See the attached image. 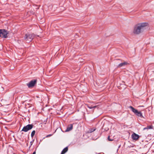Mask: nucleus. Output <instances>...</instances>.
Wrapping results in <instances>:
<instances>
[{
    "label": "nucleus",
    "instance_id": "obj_1",
    "mask_svg": "<svg viewBox=\"0 0 154 154\" xmlns=\"http://www.w3.org/2000/svg\"><path fill=\"white\" fill-rule=\"evenodd\" d=\"M149 26L147 23H139L135 25L134 27L133 33L135 35H138L143 32L147 27Z\"/></svg>",
    "mask_w": 154,
    "mask_h": 154
},
{
    "label": "nucleus",
    "instance_id": "obj_2",
    "mask_svg": "<svg viewBox=\"0 0 154 154\" xmlns=\"http://www.w3.org/2000/svg\"><path fill=\"white\" fill-rule=\"evenodd\" d=\"M34 38V35L33 34H26L25 36V40L27 42H29L32 41Z\"/></svg>",
    "mask_w": 154,
    "mask_h": 154
},
{
    "label": "nucleus",
    "instance_id": "obj_3",
    "mask_svg": "<svg viewBox=\"0 0 154 154\" xmlns=\"http://www.w3.org/2000/svg\"><path fill=\"white\" fill-rule=\"evenodd\" d=\"M129 107L135 115L141 118L143 117L142 113L138 111L137 110L135 109L133 107L131 106H130Z\"/></svg>",
    "mask_w": 154,
    "mask_h": 154
},
{
    "label": "nucleus",
    "instance_id": "obj_4",
    "mask_svg": "<svg viewBox=\"0 0 154 154\" xmlns=\"http://www.w3.org/2000/svg\"><path fill=\"white\" fill-rule=\"evenodd\" d=\"M8 32L5 29H0V37L2 38H7Z\"/></svg>",
    "mask_w": 154,
    "mask_h": 154
},
{
    "label": "nucleus",
    "instance_id": "obj_5",
    "mask_svg": "<svg viewBox=\"0 0 154 154\" xmlns=\"http://www.w3.org/2000/svg\"><path fill=\"white\" fill-rule=\"evenodd\" d=\"M33 125H27L24 126L22 129V131L24 132H27L31 129L33 128Z\"/></svg>",
    "mask_w": 154,
    "mask_h": 154
},
{
    "label": "nucleus",
    "instance_id": "obj_6",
    "mask_svg": "<svg viewBox=\"0 0 154 154\" xmlns=\"http://www.w3.org/2000/svg\"><path fill=\"white\" fill-rule=\"evenodd\" d=\"M36 80H32L30 81L28 84H27V85L29 88H31L34 86L35 85L36 83Z\"/></svg>",
    "mask_w": 154,
    "mask_h": 154
},
{
    "label": "nucleus",
    "instance_id": "obj_7",
    "mask_svg": "<svg viewBox=\"0 0 154 154\" xmlns=\"http://www.w3.org/2000/svg\"><path fill=\"white\" fill-rule=\"evenodd\" d=\"M131 136L133 140H138L139 137V135L134 133L132 134Z\"/></svg>",
    "mask_w": 154,
    "mask_h": 154
},
{
    "label": "nucleus",
    "instance_id": "obj_8",
    "mask_svg": "<svg viewBox=\"0 0 154 154\" xmlns=\"http://www.w3.org/2000/svg\"><path fill=\"white\" fill-rule=\"evenodd\" d=\"M72 124H70L68 125L65 131L66 132H68L72 130Z\"/></svg>",
    "mask_w": 154,
    "mask_h": 154
},
{
    "label": "nucleus",
    "instance_id": "obj_9",
    "mask_svg": "<svg viewBox=\"0 0 154 154\" xmlns=\"http://www.w3.org/2000/svg\"><path fill=\"white\" fill-rule=\"evenodd\" d=\"M128 64V63L127 62H125L123 63H121L120 64H119L117 66L118 67L120 68L122 66H125L127 65Z\"/></svg>",
    "mask_w": 154,
    "mask_h": 154
},
{
    "label": "nucleus",
    "instance_id": "obj_10",
    "mask_svg": "<svg viewBox=\"0 0 154 154\" xmlns=\"http://www.w3.org/2000/svg\"><path fill=\"white\" fill-rule=\"evenodd\" d=\"M68 150V148L67 147H66L64 148L61 152V154H64Z\"/></svg>",
    "mask_w": 154,
    "mask_h": 154
},
{
    "label": "nucleus",
    "instance_id": "obj_11",
    "mask_svg": "<svg viewBox=\"0 0 154 154\" xmlns=\"http://www.w3.org/2000/svg\"><path fill=\"white\" fill-rule=\"evenodd\" d=\"M153 126L152 125H150V126H147V127L146 128H145L143 129L144 130H145L146 129H151L153 128Z\"/></svg>",
    "mask_w": 154,
    "mask_h": 154
},
{
    "label": "nucleus",
    "instance_id": "obj_12",
    "mask_svg": "<svg viewBox=\"0 0 154 154\" xmlns=\"http://www.w3.org/2000/svg\"><path fill=\"white\" fill-rule=\"evenodd\" d=\"M35 131H33L31 133V136L32 137L35 135Z\"/></svg>",
    "mask_w": 154,
    "mask_h": 154
},
{
    "label": "nucleus",
    "instance_id": "obj_13",
    "mask_svg": "<svg viewBox=\"0 0 154 154\" xmlns=\"http://www.w3.org/2000/svg\"><path fill=\"white\" fill-rule=\"evenodd\" d=\"M108 140H109V141H112L113 140L112 139H111L110 138V137H109H109H108Z\"/></svg>",
    "mask_w": 154,
    "mask_h": 154
},
{
    "label": "nucleus",
    "instance_id": "obj_14",
    "mask_svg": "<svg viewBox=\"0 0 154 154\" xmlns=\"http://www.w3.org/2000/svg\"><path fill=\"white\" fill-rule=\"evenodd\" d=\"M87 107H88V108H89L90 109H91L93 108V107L92 106H90L88 105H87Z\"/></svg>",
    "mask_w": 154,
    "mask_h": 154
},
{
    "label": "nucleus",
    "instance_id": "obj_15",
    "mask_svg": "<svg viewBox=\"0 0 154 154\" xmlns=\"http://www.w3.org/2000/svg\"><path fill=\"white\" fill-rule=\"evenodd\" d=\"M33 140H32V141H31L30 142V146H31L32 145L33 143Z\"/></svg>",
    "mask_w": 154,
    "mask_h": 154
},
{
    "label": "nucleus",
    "instance_id": "obj_16",
    "mask_svg": "<svg viewBox=\"0 0 154 154\" xmlns=\"http://www.w3.org/2000/svg\"><path fill=\"white\" fill-rule=\"evenodd\" d=\"M51 136V134H50V135H47V136H46V137H48L50 136Z\"/></svg>",
    "mask_w": 154,
    "mask_h": 154
},
{
    "label": "nucleus",
    "instance_id": "obj_17",
    "mask_svg": "<svg viewBox=\"0 0 154 154\" xmlns=\"http://www.w3.org/2000/svg\"><path fill=\"white\" fill-rule=\"evenodd\" d=\"M97 107V106H95L93 107V108H96Z\"/></svg>",
    "mask_w": 154,
    "mask_h": 154
},
{
    "label": "nucleus",
    "instance_id": "obj_18",
    "mask_svg": "<svg viewBox=\"0 0 154 154\" xmlns=\"http://www.w3.org/2000/svg\"><path fill=\"white\" fill-rule=\"evenodd\" d=\"M36 152L35 151L32 154H35Z\"/></svg>",
    "mask_w": 154,
    "mask_h": 154
}]
</instances>
